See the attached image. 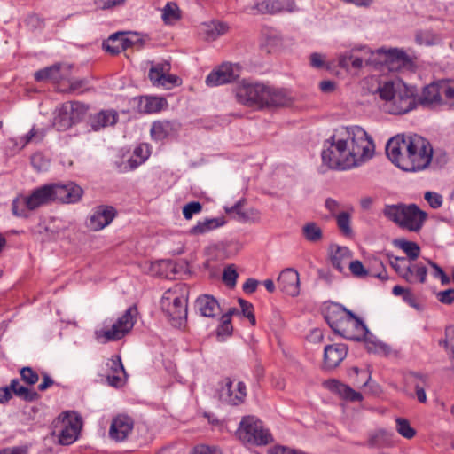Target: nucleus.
I'll return each mask as SVG.
<instances>
[{
  "instance_id": "f257e3e1",
  "label": "nucleus",
  "mask_w": 454,
  "mask_h": 454,
  "mask_svg": "<svg viewBox=\"0 0 454 454\" xmlns=\"http://www.w3.org/2000/svg\"><path fill=\"white\" fill-rule=\"evenodd\" d=\"M377 92L384 101V110L391 114H403L417 106V89L406 84L401 79H393L380 83Z\"/></svg>"
},
{
  "instance_id": "f03ea898",
  "label": "nucleus",
  "mask_w": 454,
  "mask_h": 454,
  "mask_svg": "<svg viewBox=\"0 0 454 454\" xmlns=\"http://www.w3.org/2000/svg\"><path fill=\"white\" fill-rule=\"evenodd\" d=\"M82 188L74 182L49 184L34 190L26 197V203L29 210H35L54 201L76 203L82 199Z\"/></svg>"
},
{
  "instance_id": "7ed1b4c3",
  "label": "nucleus",
  "mask_w": 454,
  "mask_h": 454,
  "mask_svg": "<svg viewBox=\"0 0 454 454\" xmlns=\"http://www.w3.org/2000/svg\"><path fill=\"white\" fill-rule=\"evenodd\" d=\"M325 319L329 326L347 340L361 341L365 340L369 330L365 324L351 310L343 306H335L328 309Z\"/></svg>"
},
{
  "instance_id": "20e7f679",
  "label": "nucleus",
  "mask_w": 454,
  "mask_h": 454,
  "mask_svg": "<svg viewBox=\"0 0 454 454\" xmlns=\"http://www.w3.org/2000/svg\"><path fill=\"white\" fill-rule=\"evenodd\" d=\"M339 134L348 143V155L352 168L372 158L375 145L372 137L359 126L341 127Z\"/></svg>"
},
{
  "instance_id": "39448f33",
  "label": "nucleus",
  "mask_w": 454,
  "mask_h": 454,
  "mask_svg": "<svg viewBox=\"0 0 454 454\" xmlns=\"http://www.w3.org/2000/svg\"><path fill=\"white\" fill-rule=\"evenodd\" d=\"M401 145V149L408 150L406 158L403 159L402 170L407 172H417L429 168L432 160L434 149L431 143L425 137L413 134L408 145ZM400 150V146L397 147Z\"/></svg>"
},
{
  "instance_id": "423d86ee",
  "label": "nucleus",
  "mask_w": 454,
  "mask_h": 454,
  "mask_svg": "<svg viewBox=\"0 0 454 454\" xmlns=\"http://www.w3.org/2000/svg\"><path fill=\"white\" fill-rule=\"evenodd\" d=\"M383 215L400 227L415 232L422 228L427 217V214L419 209L416 204L403 203L386 205Z\"/></svg>"
},
{
  "instance_id": "0eeeda50",
  "label": "nucleus",
  "mask_w": 454,
  "mask_h": 454,
  "mask_svg": "<svg viewBox=\"0 0 454 454\" xmlns=\"http://www.w3.org/2000/svg\"><path fill=\"white\" fill-rule=\"evenodd\" d=\"M185 293V286L176 285L167 290L160 301L162 310L175 327H181L186 321L187 297Z\"/></svg>"
},
{
  "instance_id": "6e6552de",
  "label": "nucleus",
  "mask_w": 454,
  "mask_h": 454,
  "mask_svg": "<svg viewBox=\"0 0 454 454\" xmlns=\"http://www.w3.org/2000/svg\"><path fill=\"white\" fill-rule=\"evenodd\" d=\"M321 153L323 163L331 169L345 170L352 168L348 155V143L339 134V129L325 142Z\"/></svg>"
},
{
  "instance_id": "1a4fd4ad",
  "label": "nucleus",
  "mask_w": 454,
  "mask_h": 454,
  "mask_svg": "<svg viewBox=\"0 0 454 454\" xmlns=\"http://www.w3.org/2000/svg\"><path fill=\"white\" fill-rule=\"evenodd\" d=\"M436 107L443 105L454 106V84L440 80L425 86L421 95L417 97V105Z\"/></svg>"
},
{
  "instance_id": "9d476101",
  "label": "nucleus",
  "mask_w": 454,
  "mask_h": 454,
  "mask_svg": "<svg viewBox=\"0 0 454 454\" xmlns=\"http://www.w3.org/2000/svg\"><path fill=\"white\" fill-rule=\"evenodd\" d=\"M237 434L242 442L257 446L273 442L271 434L264 427L262 421L254 416H246L241 419Z\"/></svg>"
},
{
  "instance_id": "9b49d317",
  "label": "nucleus",
  "mask_w": 454,
  "mask_h": 454,
  "mask_svg": "<svg viewBox=\"0 0 454 454\" xmlns=\"http://www.w3.org/2000/svg\"><path fill=\"white\" fill-rule=\"evenodd\" d=\"M82 427V420L78 413L65 411L53 421V434L58 435L61 445H70L77 440Z\"/></svg>"
},
{
  "instance_id": "f8f14e48",
  "label": "nucleus",
  "mask_w": 454,
  "mask_h": 454,
  "mask_svg": "<svg viewBox=\"0 0 454 454\" xmlns=\"http://www.w3.org/2000/svg\"><path fill=\"white\" fill-rule=\"evenodd\" d=\"M365 55L370 53V58L367 62L370 64L386 65L390 70L399 69L401 67H409L411 63L409 56L402 50L397 48H391L385 50L384 48L378 49L376 52H372L366 47L360 49Z\"/></svg>"
},
{
  "instance_id": "ddd939ff",
  "label": "nucleus",
  "mask_w": 454,
  "mask_h": 454,
  "mask_svg": "<svg viewBox=\"0 0 454 454\" xmlns=\"http://www.w3.org/2000/svg\"><path fill=\"white\" fill-rule=\"evenodd\" d=\"M137 315V307H129L111 329L96 331V339L102 343L121 340L133 328Z\"/></svg>"
},
{
  "instance_id": "4468645a",
  "label": "nucleus",
  "mask_w": 454,
  "mask_h": 454,
  "mask_svg": "<svg viewBox=\"0 0 454 454\" xmlns=\"http://www.w3.org/2000/svg\"><path fill=\"white\" fill-rule=\"evenodd\" d=\"M143 43L144 40L137 31L119 30L105 40L102 47L107 53L117 55L132 45Z\"/></svg>"
},
{
  "instance_id": "2eb2a0df",
  "label": "nucleus",
  "mask_w": 454,
  "mask_h": 454,
  "mask_svg": "<svg viewBox=\"0 0 454 454\" xmlns=\"http://www.w3.org/2000/svg\"><path fill=\"white\" fill-rule=\"evenodd\" d=\"M239 75L240 67L238 64L225 62L214 68L205 82L209 87L220 86L233 82Z\"/></svg>"
},
{
  "instance_id": "dca6fc26",
  "label": "nucleus",
  "mask_w": 454,
  "mask_h": 454,
  "mask_svg": "<svg viewBox=\"0 0 454 454\" xmlns=\"http://www.w3.org/2000/svg\"><path fill=\"white\" fill-rule=\"evenodd\" d=\"M148 73V78L153 86H161L166 89H170L173 86L178 85L180 79L169 74L171 69L170 63L164 60L160 63L154 64L153 61Z\"/></svg>"
},
{
  "instance_id": "f3484780",
  "label": "nucleus",
  "mask_w": 454,
  "mask_h": 454,
  "mask_svg": "<svg viewBox=\"0 0 454 454\" xmlns=\"http://www.w3.org/2000/svg\"><path fill=\"white\" fill-rule=\"evenodd\" d=\"M265 85L260 83H242L236 89L237 100L247 106H263Z\"/></svg>"
},
{
  "instance_id": "a211bd4d",
  "label": "nucleus",
  "mask_w": 454,
  "mask_h": 454,
  "mask_svg": "<svg viewBox=\"0 0 454 454\" xmlns=\"http://www.w3.org/2000/svg\"><path fill=\"white\" fill-rule=\"evenodd\" d=\"M220 400L229 405L237 406L245 402L247 397V387L242 381L234 382L230 379L224 380V385L219 392Z\"/></svg>"
},
{
  "instance_id": "6ab92c4d",
  "label": "nucleus",
  "mask_w": 454,
  "mask_h": 454,
  "mask_svg": "<svg viewBox=\"0 0 454 454\" xmlns=\"http://www.w3.org/2000/svg\"><path fill=\"white\" fill-rule=\"evenodd\" d=\"M116 214V209L112 206H98L90 215L87 225L91 231H100L113 222Z\"/></svg>"
},
{
  "instance_id": "aec40b11",
  "label": "nucleus",
  "mask_w": 454,
  "mask_h": 454,
  "mask_svg": "<svg viewBox=\"0 0 454 454\" xmlns=\"http://www.w3.org/2000/svg\"><path fill=\"white\" fill-rule=\"evenodd\" d=\"M411 135L405 136L403 134H399L388 140L386 145V153L388 159L394 163L396 167L402 169V161L403 159L406 158L407 151L403 149H398V145L400 148L402 147V144H406L408 145L409 140H411Z\"/></svg>"
},
{
  "instance_id": "412c9836",
  "label": "nucleus",
  "mask_w": 454,
  "mask_h": 454,
  "mask_svg": "<svg viewBox=\"0 0 454 454\" xmlns=\"http://www.w3.org/2000/svg\"><path fill=\"white\" fill-rule=\"evenodd\" d=\"M405 384L415 390L417 400L425 403L427 400L426 389L429 387V378L427 374L419 372H409L404 376Z\"/></svg>"
},
{
  "instance_id": "4be33fe9",
  "label": "nucleus",
  "mask_w": 454,
  "mask_h": 454,
  "mask_svg": "<svg viewBox=\"0 0 454 454\" xmlns=\"http://www.w3.org/2000/svg\"><path fill=\"white\" fill-rule=\"evenodd\" d=\"M134 427V420L126 414H119L112 420L109 435L111 438L121 442L125 440Z\"/></svg>"
},
{
  "instance_id": "5701e85b",
  "label": "nucleus",
  "mask_w": 454,
  "mask_h": 454,
  "mask_svg": "<svg viewBox=\"0 0 454 454\" xmlns=\"http://www.w3.org/2000/svg\"><path fill=\"white\" fill-rule=\"evenodd\" d=\"M279 289L290 295L297 296L300 293V278L297 270L287 268L281 271L278 278Z\"/></svg>"
},
{
  "instance_id": "b1692460",
  "label": "nucleus",
  "mask_w": 454,
  "mask_h": 454,
  "mask_svg": "<svg viewBox=\"0 0 454 454\" xmlns=\"http://www.w3.org/2000/svg\"><path fill=\"white\" fill-rule=\"evenodd\" d=\"M254 9L262 14H275L284 11L293 12L297 7L294 0H264L255 4Z\"/></svg>"
},
{
  "instance_id": "393cba45",
  "label": "nucleus",
  "mask_w": 454,
  "mask_h": 454,
  "mask_svg": "<svg viewBox=\"0 0 454 454\" xmlns=\"http://www.w3.org/2000/svg\"><path fill=\"white\" fill-rule=\"evenodd\" d=\"M348 348L345 344L327 345L324 352V365L326 369L337 367L346 357Z\"/></svg>"
},
{
  "instance_id": "a878e982",
  "label": "nucleus",
  "mask_w": 454,
  "mask_h": 454,
  "mask_svg": "<svg viewBox=\"0 0 454 454\" xmlns=\"http://www.w3.org/2000/svg\"><path fill=\"white\" fill-rule=\"evenodd\" d=\"M371 449L390 448L395 445L394 434L385 429H377L368 434L364 444Z\"/></svg>"
},
{
  "instance_id": "bb28decb",
  "label": "nucleus",
  "mask_w": 454,
  "mask_h": 454,
  "mask_svg": "<svg viewBox=\"0 0 454 454\" xmlns=\"http://www.w3.org/2000/svg\"><path fill=\"white\" fill-rule=\"evenodd\" d=\"M291 103L292 97L286 90L265 86L263 106H286Z\"/></svg>"
},
{
  "instance_id": "cd10ccee",
  "label": "nucleus",
  "mask_w": 454,
  "mask_h": 454,
  "mask_svg": "<svg viewBox=\"0 0 454 454\" xmlns=\"http://www.w3.org/2000/svg\"><path fill=\"white\" fill-rule=\"evenodd\" d=\"M324 387L340 395L341 398L350 401L357 402L363 399L362 395L359 392L355 391L349 386L341 383L337 380H328L323 383Z\"/></svg>"
},
{
  "instance_id": "c85d7f7f",
  "label": "nucleus",
  "mask_w": 454,
  "mask_h": 454,
  "mask_svg": "<svg viewBox=\"0 0 454 454\" xmlns=\"http://www.w3.org/2000/svg\"><path fill=\"white\" fill-rule=\"evenodd\" d=\"M118 114L115 111H100L90 119V125L94 131H98L117 122Z\"/></svg>"
},
{
  "instance_id": "c756f323",
  "label": "nucleus",
  "mask_w": 454,
  "mask_h": 454,
  "mask_svg": "<svg viewBox=\"0 0 454 454\" xmlns=\"http://www.w3.org/2000/svg\"><path fill=\"white\" fill-rule=\"evenodd\" d=\"M392 268L407 282L413 283L412 278V263L405 257H394L387 254Z\"/></svg>"
},
{
  "instance_id": "7c9ffc66",
  "label": "nucleus",
  "mask_w": 454,
  "mask_h": 454,
  "mask_svg": "<svg viewBox=\"0 0 454 454\" xmlns=\"http://www.w3.org/2000/svg\"><path fill=\"white\" fill-rule=\"evenodd\" d=\"M246 202L245 199H241L237 201L233 206L224 207V210L227 214L236 213L238 215L239 220L242 222H257L260 219V213L257 209L251 207L246 211H242L241 207L244 206Z\"/></svg>"
},
{
  "instance_id": "2f4dec72",
  "label": "nucleus",
  "mask_w": 454,
  "mask_h": 454,
  "mask_svg": "<svg viewBox=\"0 0 454 454\" xmlns=\"http://www.w3.org/2000/svg\"><path fill=\"white\" fill-rule=\"evenodd\" d=\"M225 223L223 217L206 218L199 221L196 225L189 230V234L192 236L202 235L223 226Z\"/></svg>"
},
{
  "instance_id": "473e14b6",
  "label": "nucleus",
  "mask_w": 454,
  "mask_h": 454,
  "mask_svg": "<svg viewBox=\"0 0 454 454\" xmlns=\"http://www.w3.org/2000/svg\"><path fill=\"white\" fill-rule=\"evenodd\" d=\"M195 305L201 316L213 317L215 316V310L219 309L218 301L208 294L200 296L195 302Z\"/></svg>"
},
{
  "instance_id": "72a5a7b5",
  "label": "nucleus",
  "mask_w": 454,
  "mask_h": 454,
  "mask_svg": "<svg viewBox=\"0 0 454 454\" xmlns=\"http://www.w3.org/2000/svg\"><path fill=\"white\" fill-rule=\"evenodd\" d=\"M350 257L351 252L347 247L333 246L331 247L332 265L340 272H342Z\"/></svg>"
},
{
  "instance_id": "f704fd0d",
  "label": "nucleus",
  "mask_w": 454,
  "mask_h": 454,
  "mask_svg": "<svg viewBox=\"0 0 454 454\" xmlns=\"http://www.w3.org/2000/svg\"><path fill=\"white\" fill-rule=\"evenodd\" d=\"M183 17V12L176 2H168L161 9V19L166 26H175Z\"/></svg>"
},
{
  "instance_id": "c9c22d12",
  "label": "nucleus",
  "mask_w": 454,
  "mask_h": 454,
  "mask_svg": "<svg viewBox=\"0 0 454 454\" xmlns=\"http://www.w3.org/2000/svg\"><path fill=\"white\" fill-rule=\"evenodd\" d=\"M61 67L62 66L60 64H54L51 67L40 69L35 73V80L36 82H59L64 78L60 72Z\"/></svg>"
},
{
  "instance_id": "e433bc0d",
  "label": "nucleus",
  "mask_w": 454,
  "mask_h": 454,
  "mask_svg": "<svg viewBox=\"0 0 454 454\" xmlns=\"http://www.w3.org/2000/svg\"><path fill=\"white\" fill-rule=\"evenodd\" d=\"M393 244L406 254L409 262L415 261L419 256L420 247L416 242L409 241L404 239H395L393 240Z\"/></svg>"
},
{
  "instance_id": "4c0bfd02",
  "label": "nucleus",
  "mask_w": 454,
  "mask_h": 454,
  "mask_svg": "<svg viewBox=\"0 0 454 454\" xmlns=\"http://www.w3.org/2000/svg\"><path fill=\"white\" fill-rule=\"evenodd\" d=\"M304 239L311 243H317L323 239L322 229L314 222L305 223L301 229Z\"/></svg>"
},
{
  "instance_id": "58836bf2",
  "label": "nucleus",
  "mask_w": 454,
  "mask_h": 454,
  "mask_svg": "<svg viewBox=\"0 0 454 454\" xmlns=\"http://www.w3.org/2000/svg\"><path fill=\"white\" fill-rule=\"evenodd\" d=\"M74 118H75V116L71 115L68 106H64L59 115L54 119L53 125L58 130H66L76 122Z\"/></svg>"
},
{
  "instance_id": "ea45409f",
  "label": "nucleus",
  "mask_w": 454,
  "mask_h": 454,
  "mask_svg": "<svg viewBox=\"0 0 454 454\" xmlns=\"http://www.w3.org/2000/svg\"><path fill=\"white\" fill-rule=\"evenodd\" d=\"M172 130V125L168 121H154L151 128V136L155 140H163Z\"/></svg>"
},
{
  "instance_id": "a19ab883",
  "label": "nucleus",
  "mask_w": 454,
  "mask_h": 454,
  "mask_svg": "<svg viewBox=\"0 0 454 454\" xmlns=\"http://www.w3.org/2000/svg\"><path fill=\"white\" fill-rule=\"evenodd\" d=\"M370 56L366 59L364 57H357L353 54L350 55H343L340 58L339 64L341 67L348 68L349 66H352L354 68H360L363 67L364 62L367 65H371L367 62Z\"/></svg>"
},
{
  "instance_id": "79ce46f5",
  "label": "nucleus",
  "mask_w": 454,
  "mask_h": 454,
  "mask_svg": "<svg viewBox=\"0 0 454 454\" xmlns=\"http://www.w3.org/2000/svg\"><path fill=\"white\" fill-rule=\"evenodd\" d=\"M396 431L399 434L406 439H411L415 436L416 431L411 427L408 419L403 418H397L396 420Z\"/></svg>"
},
{
  "instance_id": "37998d69",
  "label": "nucleus",
  "mask_w": 454,
  "mask_h": 454,
  "mask_svg": "<svg viewBox=\"0 0 454 454\" xmlns=\"http://www.w3.org/2000/svg\"><path fill=\"white\" fill-rule=\"evenodd\" d=\"M166 104L167 101L163 98L148 97L145 98L144 111L146 113H157L160 112Z\"/></svg>"
},
{
  "instance_id": "c03bdc74",
  "label": "nucleus",
  "mask_w": 454,
  "mask_h": 454,
  "mask_svg": "<svg viewBox=\"0 0 454 454\" xmlns=\"http://www.w3.org/2000/svg\"><path fill=\"white\" fill-rule=\"evenodd\" d=\"M337 225L343 235L349 236L352 234V228L350 226V214L348 212H341L336 215Z\"/></svg>"
},
{
  "instance_id": "a18cd8bd",
  "label": "nucleus",
  "mask_w": 454,
  "mask_h": 454,
  "mask_svg": "<svg viewBox=\"0 0 454 454\" xmlns=\"http://www.w3.org/2000/svg\"><path fill=\"white\" fill-rule=\"evenodd\" d=\"M233 327L231 325V319H228V317H221V324L217 328L216 333L219 340H223L226 337L232 334Z\"/></svg>"
},
{
  "instance_id": "49530a36",
  "label": "nucleus",
  "mask_w": 454,
  "mask_h": 454,
  "mask_svg": "<svg viewBox=\"0 0 454 454\" xmlns=\"http://www.w3.org/2000/svg\"><path fill=\"white\" fill-rule=\"evenodd\" d=\"M350 377L356 376L354 384L357 387H364L367 385L368 381L371 379L370 374L365 371H360L358 367H352L348 372Z\"/></svg>"
},
{
  "instance_id": "de8ad7c7",
  "label": "nucleus",
  "mask_w": 454,
  "mask_h": 454,
  "mask_svg": "<svg viewBox=\"0 0 454 454\" xmlns=\"http://www.w3.org/2000/svg\"><path fill=\"white\" fill-rule=\"evenodd\" d=\"M416 41L419 45L430 46L438 43L440 39L432 35L430 30H420V32L416 35Z\"/></svg>"
},
{
  "instance_id": "09e8293b",
  "label": "nucleus",
  "mask_w": 454,
  "mask_h": 454,
  "mask_svg": "<svg viewBox=\"0 0 454 454\" xmlns=\"http://www.w3.org/2000/svg\"><path fill=\"white\" fill-rule=\"evenodd\" d=\"M21 380L30 386L35 385L39 380L38 373L29 366L22 367L20 371Z\"/></svg>"
},
{
  "instance_id": "8fccbe9b",
  "label": "nucleus",
  "mask_w": 454,
  "mask_h": 454,
  "mask_svg": "<svg viewBox=\"0 0 454 454\" xmlns=\"http://www.w3.org/2000/svg\"><path fill=\"white\" fill-rule=\"evenodd\" d=\"M14 395L26 402H35L40 398V395L36 391L24 386L19 387V388L15 390Z\"/></svg>"
},
{
  "instance_id": "3c124183",
  "label": "nucleus",
  "mask_w": 454,
  "mask_h": 454,
  "mask_svg": "<svg viewBox=\"0 0 454 454\" xmlns=\"http://www.w3.org/2000/svg\"><path fill=\"white\" fill-rule=\"evenodd\" d=\"M29 209L27 207L26 197L22 200L16 198L12 203V211L15 216L27 217Z\"/></svg>"
},
{
  "instance_id": "603ef678",
  "label": "nucleus",
  "mask_w": 454,
  "mask_h": 454,
  "mask_svg": "<svg viewBox=\"0 0 454 454\" xmlns=\"http://www.w3.org/2000/svg\"><path fill=\"white\" fill-rule=\"evenodd\" d=\"M111 374H122L127 377L126 371L120 356H114L107 363Z\"/></svg>"
},
{
  "instance_id": "864d4df0",
  "label": "nucleus",
  "mask_w": 454,
  "mask_h": 454,
  "mask_svg": "<svg viewBox=\"0 0 454 454\" xmlns=\"http://www.w3.org/2000/svg\"><path fill=\"white\" fill-rule=\"evenodd\" d=\"M238 272L233 265H229L223 270V281L230 287H234L237 283Z\"/></svg>"
},
{
  "instance_id": "5fc2aeb1",
  "label": "nucleus",
  "mask_w": 454,
  "mask_h": 454,
  "mask_svg": "<svg viewBox=\"0 0 454 454\" xmlns=\"http://www.w3.org/2000/svg\"><path fill=\"white\" fill-rule=\"evenodd\" d=\"M128 0H95V4L101 10H112L122 7Z\"/></svg>"
},
{
  "instance_id": "6e6d98bb",
  "label": "nucleus",
  "mask_w": 454,
  "mask_h": 454,
  "mask_svg": "<svg viewBox=\"0 0 454 454\" xmlns=\"http://www.w3.org/2000/svg\"><path fill=\"white\" fill-rule=\"evenodd\" d=\"M202 210V205L199 201H192L187 203L183 207L184 217L187 220L192 218L193 215L200 213Z\"/></svg>"
},
{
  "instance_id": "4d7b16f0",
  "label": "nucleus",
  "mask_w": 454,
  "mask_h": 454,
  "mask_svg": "<svg viewBox=\"0 0 454 454\" xmlns=\"http://www.w3.org/2000/svg\"><path fill=\"white\" fill-rule=\"evenodd\" d=\"M442 342L445 348L451 351V359L454 360V325L446 327L445 339Z\"/></svg>"
},
{
  "instance_id": "13d9d810",
  "label": "nucleus",
  "mask_w": 454,
  "mask_h": 454,
  "mask_svg": "<svg viewBox=\"0 0 454 454\" xmlns=\"http://www.w3.org/2000/svg\"><path fill=\"white\" fill-rule=\"evenodd\" d=\"M192 454H223L215 445L200 444L193 448Z\"/></svg>"
},
{
  "instance_id": "bf43d9fd",
  "label": "nucleus",
  "mask_w": 454,
  "mask_h": 454,
  "mask_svg": "<svg viewBox=\"0 0 454 454\" xmlns=\"http://www.w3.org/2000/svg\"><path fill=\"white\" fill-rule=\"evenodd\" d=\"M87 110L88 107L84 104L74 102L70 105L69 113L72 116H75L74 119L78 121L86 114Z\"/></svg>"
},
{
  "instance_id": "052dcab7",
  "label": "nucleus",
  "mask_w": 454,
  "mask_h": 454,
  "mask_svg": "<svg viewBox=\"0 0 454 454\" xmlns=\"http://www.w3.org/2000/svg\"><path fill=\"white\" fill-rule=\"evenodd\" d=\"M349 270L354 276L358 277V278H364L369 274L368 270L364 267L363 263L358 260L352 261L349 263Z\"/></svg>"
},
{
  "instance_id": "680f3d73",
  "label": "nucleus",
  "mask_w": 454,
  "mask_h": 454,
  "mask_svg": "<svg viewBox=\"0 0 454 454\" xmlns=\"http://www.w3.org/2000/svg\"><path fill=\"white\" fill-rule=\"evenodd\" d=\"M432 208H438L442 205V197L437 192H427L424 196Z\"/></svg>"
},
{
  "instance_id": "e2e57ef3",
  "label": "nucleus",
  "mask_w": 454,
  "mask_h": 454,
  "mask_svg": "<svg viewBox=\"0 0 454 454\" xmlns=\"http://www.w3.org/2000/svg\"><path fill=\"white\" fill-rule=\"evenodd\" d=\"M225 30H201L198 37L206 42H213L224 34Z\"/></svg>"
},
{
  "instance_id": "0e129e2a",
  "label": "nucleus",
  "mask_w": 454,
  "mask_h": 454,
  "mask_svg": "<svg viewBox=\"0 0 454 454\" xmlns=\"http://www.w3.org/2000/svg\"><path fill=\"white\" fill-rule=\"evenodd\" d=\"M412 278L414 281L416 280V278L419 279L420 283H425L427 279V270L425 266L419 265V264H413L412 263Z\"/></svg>"
},
{
  "instance_id": "69168bd1",
  "label": "nucleus",
  "mask_w": 454,
  "mask_h": 454,
  "mask_svg": "<svg viewBox=\"0 0 454 454\" xmlns=\"http://www.w3.org/2000/svg\"><path fill=\"white\" fill-rule=\"evenodd\" d=\"M437 298L443 304H452L454 302V289L450 288L439 292Z\"/></svg>"
},
{
  "instance_id": "338daca9",
  "label": "nucleus",
  "mask_w": 454,
  "mask_h": 454,
  "mask_svg": "<svg viewBox=\"0 0 454 454\" xmlns=\"http://www.w3.org/2000/svg\"><path fill=\"white\" fill-rule=\"evenodd\" d=\"M150 145L148 144H140L134 150V154L145 161L150 156Z\"/></svg>"
},
{
  "instance_id": "774afa93",
  "label": "nucleus",
  "mask_w": 454,
  "mask_h": 454,
  "mask_svg": "<svg viewBox=\"0 0 454 454\" xmlns=\"http://www.w3.org/2000/svg\"><path fill=\"white\" fill-rule=\"evenodd\" d=\"M269 454H307L302 451H297L295 450L283 447V446H276L269 450Z\"/></svg>"
}]
</instances>
